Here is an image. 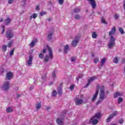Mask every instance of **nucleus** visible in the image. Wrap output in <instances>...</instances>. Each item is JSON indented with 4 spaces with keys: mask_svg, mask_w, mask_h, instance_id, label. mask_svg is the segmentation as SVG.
I'll use <instances>...</instances> for the list:
<instances>
[{
    "mask_svg": "<svg viewBox=\"0 0 125 125\" xmlns=\"http://www.w3.org/2000/svg\"><path fill=\"white\" fill-rule=\"evenodd\" d=\"M100 99L98 102L96 103V104L98 105L100 104L105 99V87L104 86H102L100 89Z\"/></svg>",
    "mask_w": 125,
    "mask_h": 125,
    "instance_id": "f257e3e1",
    "label": "nucleus"
},
{
    "mask_svg": "<svg viewBox=\"0 0 125 125\" xmlns=\"http://www.w3.org/2000/svg\"><path fill=\"white\" fill-rule=\"evenodd\" d=\"M101 117V113L98 112L95 114V116L91 118L90 120V124L93 125H97L98 124V119H100Z\"/></svg>",
    "mask_w": 125,
    "mask_h": 125,
    "instance_id": "f03ea898",
    "label": "nucleus"
},
{
    "mask_svg": "<svg viewBox=\"0 0 125 125\" xmlns=\"http://www.w3.org/2000/svg\"><path fill=\"white\" fill-rule=\"evenodd\" d=\"M47 47L49 51V54L46 55L44 58V62H48L49 60H52V59H53V54L52 53V50H51V48H50L48 45H47Z\"/></svg>",
    "mask_w": 125,
    "mask_h": 125,
    "instance_id": "7ed1b4c3",
    "label": "nucleus"
},
{
    "mask_svg": "<svg viewBox=\"0 0 125 125\" xmlns=\"http://www.w3.org/2000/svg\"><path fill=\"white\" fill-rule=\"evenodd\" d=\"M83 95H79V98H76L75 99V105H77V106H80V105H82V104H83L84 103L83 102Z\"/></svg>",
    "mask_w": 125,
    "mask_h": 125,
    "instance_id": "20e7f679",
    "label": "nucleus"
},
{
    "mask_svg": "<svg viewBox=\"0 0 125 125\" xmlns=\"http://www.w3.org/2000/svg\"><path fill=\"white\" fill-rule=\"evenodd\" d=\"M116 41V39L114 38V36H110V41L108 45V48H113L115 45H116V43L115 42Z\"/></svg>",
    "mask_w": 125,
    "mask_h": 125,
    "instance_id": "39448f33",
    "label": "nucleus"
},
{
    "mask_svg": "<svg viewBox=\"0 0 125 125\" xmlns=\"http://www.w3.org/2000/svg\"><path fill=\"white\" fill-rule=\"evenodd\" d=\"M1 88L4 91H8L10 88V83L8 81L5 82L1 86Z\"/></svg>",
    "mask_w": 125,
    "mask_h": 125,
    "instance_id": "423d86ee",
    "label": "nucleus"
},
{
    "mask_svg": "<svg viewBox=\"0 0 125 125\" xmlns=\"http://www.w3.org/2000/svg\"><path fill=\"white\" fill-rule=\"evenodd\" d=\"M65 117V114H64L62 116H61L60 118H58L56 122L58 123V125H64V123H63V120L64 118Z\"/></svg>",
    "mask_w": 125,
    "mask_h": 125,
    "instance_id": "0eeeda50",
    "label": "nucleus"
},
{
    "mask_svg": "<svg viewBox=\"0 0 125 125\" xmlns=\"http://www.w3.org/2000/svg\"><path fill=\"white\" fill-rule=\"evenodd\" d=\"M80 42V38L79 37H75V39L72 42L71 45L73 47H76L78 45V43Z\"/></svg>",
    "mask_w": 125,
    "mask_h": 125,
    "instance_id": "6e6552de",
    "label": "nucleus"
},
{
    "mask_svg": "<svg viewBox=\"0 0 125 125\" xmlns=\"http://www.w3.org/2000/svg\"><path fill=\"white\" fill-rule=\"evenodd\" d=\"M100 88V86L99 85H97V89L95 92V95L92 99V101L94 102L96 100V98H97V95H98V93L99 92V89Z\"/></svg>",
    "mask_w": 125,
    "mask_h": 125,
    "instance_id": "1a4fd4ad",
    "label": "nucleus"
},
{
    "mask_svg": "<svg viewBox=\"0 0 125 125\" xmlns=\"http://www.w3.org/2000/svg\"><path fill=\"white\" fill-rule=\"evenodd\" d=\"M118 115V111H114L111 115H109V117L107 119V123L111 122V119H113L114 117H116Z\"/></svg>",
    "mask_w": 125,
    "mask_h": 125,
    "instance_id": "9d476101",
    "label": "nucleus"
},
{
    "mask_svg": "<svg viewBox=\"0 0 125 125\" xmlns=\"http://www.w3.org/2000/svg\"><path fill=\"white\" fill-rule=\"evenodd\" d=\"M96 79H97V78H96L95 76H93V77H90L88 80V83H87L86 85L84 86V87L86 88L87 86H88V85H89V84H90V83H91L92 82H93V81H95V80H96Z\"/></svg>",
    "mask_w": 125,
    "mask_h": 125,
    "instance_id": "9b49d317",
    "label": "nucleus"
},
{
    "mask_svg": "<svg viewBox=\"0 0 125 125\" xmlns=\"http://www.w3.org/2000/svg\"><path fill=\"white\" fill-rule=\"evenodd\" d=\"M33 64V56H30L29 60L26 62V65L28 66H32Z\"/></svg>",
    "mask_w": 125,
    "mask_h": 125,
    "instance_id": "f8f14e48",
    "label": "nucleus"
},
{
    "mask_svg": "<svg viewBox=\"0 0 125 125\" xmlns=\"http://www.w3.org/2000/svg\"><path fill=\"white\" fill-rule=\"evenodd\" d=\"M114 34H116V27L115 26L111 28V31H110L108 33L109 36L112 37Z\"/></svg>",
    "mask_w": 125,
    "mask_h": 125,
    "instance_id": "ddd939ff",
    "label": "nucleus"
},
{
    "mask_svg": "<svg viewBox=\"0 0 125 125\" xmlns=\"http://www.w3.org/2000/svg\"><path fill=\"white\" fill-rule=\"evenodd\" d=\"M7 38L8 39H11V38L13 37V32L10 30H8L6 33Z\"/></svg>",
    "mask_w": 125,
    "mask_h": 125,
    "instance_id": "4468645a",
    "label": "nucleus"
},
{
    "mask_svg": "<svg viewBox=\"0 0 125 125\" xmlns=\"http://www.w3.org/2000/svg\"><path fill=\"white\" fill-rule=\"evenodd\" d=\"M89 1V3L91 5L92 8L94 9L96 7V3L94 0H87Z\"/></svg>",
    "mask_w": 125,
    "mask_h": 125,
    "instance_id": "2eb2a0df",
    "label": "nucleus"
},
{
    "mask_svg": "<svg viewBox=\"0 0 125 125\" xmlns=\"http://www.w3.org/2000/svg\"><path fill=\"white\" fill-rule=\"evenodd\" d=\"M12 77H13V73L12 72H9L6 74V79L9 81L12 79Z\"/></svg>",
    "mask_w": 125,
    "mask_h": 125,
    "instance_id": "dca6fc26",
    "label": "nucleus"
},
{
    "mask_svg": "<svg viewBox=\"0 0 125 125\" xmlns=\"http://www.w3.org/2000/svg\"><path fill=\"white\" fill-rule=\"evenodd\" d=\"M53 35V33L52 32H49V33L47 35V39L48 40V41H50L52 40V36Z\"/></svg>",
    "mask_w": 125,
    "mask_h": 125,
    "instance_id": "f3484780",
    "label": "nucleus"
},
{
    "mask_svg": "<svg viewBox=\"0 0 125 125\" xmlns=\"http://www.w3.org/2000/svg\"><path fill=\"white\" fill-rule=\"evenodd\" d=\"M37 17H38V14L34 13L29 17V20L30 21H32V18L36 19Z\"/></svg>",
    "mask_w": 125,
    "mask_h": 125,
    "instance_id": "a211bd4d",
    "label": "nucleus"
},
{
    "mask_svg": "<svg viewBox=\"0 0 125 125\" xmlns=\"http://www.w3.org/2000/svg\"><path fill=\"white\" fill-rule=\"evenodd\" d=\"M122 95H123V93L116 92L114 94V98H117V97H119V96H122Z\"/></svg>",
    "mask_w": 125,
    "mask_h": 125,
    "instance_id": "6ab92c4d",
    "label": "nucleus"
},
{
    "mask_svg": "<svg viewBox=\"0 0 125 125\" xmlns=\"http://www.w3.org/2000/svg\"><path fill=\"white\" fill-rule=\"evenodd\" d=\"M57 91H58V94H59V95H62V87L61 86L59 87L58 88Z\"/></svg>",
    "mask_w": 125,
    "mask_h": 125,
    "instance_id": "aec40b11",
    "label": "nucleus"
},
{
    "mask_svg": "<svg viewBox=\"0 0 125 125\" xmlns=\"http://www.w3.org/2000/svg\"><path fill=\"white\" fill-rule=\"evenodd\" d=\"M37 42L36 41H32L30 43V47H31L32 48H33V47H34V46H35V44H36V43Z\"/></svg>",
    "mask_w": 125,
    "mask_h": 125,
    "instance_id": "412c9836",
    "label": "nucleus"
},
{
    "mask_svg": "<svg viewBox=\"0 0 125 125\" xmlns=\"http://www.w3.org/2000/svg\"><path fill=\"white\" fill-rule=\"evenodd\" d=\"M68 50H69V45H66L64 47V53H67Z\"/></svg>",
    "mask_w": 125,
    "mask_h": 125,
    "instance_id": "4be33fe9",
    "label": "nucleus"
},
{
    "mask_svg": "<svg viewBox=\"0 0 125 125\" xmlns=\"http://www.w3.org/2000/svg\"><path fill=\"white\" fill-rule=\"evenodd\" d=\"M6 25H8L9 24H10L11 22V19L10 18H8L6 19Z\"/></svg>",
    "mask_w": 125,
    "mask_h": 125,
    "instance_id": "5701e85b",
    "label": "nucleus"
},
{
    "mask_svg": "<svg viewBox=\"0 0 125 125\" xmlns=\"http://www.w3.org/2000/svg\"><path fill=\"white\" fill-rule=\"evenodd\" d=\"M106 62V58H103V59L101 60V65L103 66L104 65V63Z\"/></svg>",
    "mask_w": 125,
    "mask_h": 125,
    "instance_id": "b1692460",
    "label": "nucleus"
},
{
    "mask_svg": "<svg viewBox=\"0 0 125 125\" xmlns=\"http://www.w3.org/2000/svg\"><path fill=\"white\" fill-rule=\"evenodd\" d=\"M6 111L7 113H11L13 111V109L11 107H8L6 108Z\"/></svg>",
    "mask_w": 125,
    "mask_h": 125,
    "instance_id": "393cba45",
    "label": "nucleus"
},
{
    "mask_svg": "<svg viewBox=\"0 0 125 125\" xmlns=\"http://www.w3.org/2000/svg\"><path fill=\"white\" fill-rule=\"evenodd\" d=\"M52 95L54 97H56V95H57V92L56 91V90H54L52 93Z\"/></svg>",
    "mask_w": 125,
    "mask_h": 125,
    "instance_id": "a878e982",
    "label": "nucleus"
},
{
    "mask_svg": "<svg viewBox=\"0 0 125 125\" xmlns=\"http://www.w3.org/2000/svg\"><path fill=\"white\" fill-rule=\"evenodd\" d=\"M119 31L122 35H124V34H125V31H124V30L122 27L119 28Z\"/></svg>",
    "mask_w": 125,
    "mask_h": 125,
    "instance_id": "bb28decb",
    "label": "nucleus"
},
{
    "mask_svg": "<svg viewBox=\"0 0 125 125\" xmlns=\"http://www.w3.org/2000/svg\"><path fill=\"white\" fill-rule=\"evenodd\" d=\"M42 107V104H36V109L37 110H40Z\"/></svg>",
    "mask_w": 125,
    "mask_h": 125,
    "instance_id": "cd10ccee",
    "label": "nucleus"
},
{
    "mask_svg": "<svg viewBox=\"0 0 125 125\" xmlns=\"http://www.w3.org/2000/svg\"><path fill=\"white\" fill-rule=\"evenodd\" d=\"M92 37L93 39H96V38H97V34H96V33L93 32L92 34Z\"/></svg>",
    "mask_w": 125,
    "mask_h": 125,
    "instance_id": "c85d7f7f",
    "label": "nucleus"
},
{
    "mask_svg": "<svg viewBox=\"0 0 125 125\" xmlns=\"http://www.w3.org/2000/svg\"><path fill=\"white\" fill-rule=\"evenodd\" d=\"M113 62L115 63L116 64H118L119 63V60L118 59V58L115 57L113 59Z\"/></svg>",
    "mask_w": 125,
    "mask_h": 125,
    "instance_id": "c756f323",
    "label": "nucleus"
},
{
    "mask_svg": "<svg viewBox=\"0 0 125 125\" xmlns=\"http://www.w3.org/2000/svg\"><path fill=\"white\" fill-rule=\"evenodd\" d=\"M81 11V9L80 8H76L74 9V11L75 12V13H78V12H80Z\"/></svg>",
    "mask_w": 125,
    "mask_h": 125,
    "instance_id": "7c9ffc66",
    "label": "nucleus"
},
{
    "mask_svg": "<svg viewBox=\"0 0 125 125\" xmlns=\"http://www.w3.org/2000/svg\"><path fill=\"white\" fill-rule=\"evenodd\" d=\"M52 78L53 79H56V74L55 70L53 71L52 72Z\"/></svg>",
    "mask_w": 125,
    "mask_h": 125,
    "instance_id": "2f4dec72",
    "label": "nucleus"
},
{
    "mask_svg": "<svg viewBox=\"0 0 125 125\" xmlns=\"http://www.w3.org/2000/svg\"><path fill=\"white\" fill-rule=\"evenodd\" d=\"M2 49L3 51H6V49H7V46H6V45H3Z\"/></svg>",
    "mask_w": 125,
    "mask_h": 125,
    "instance_id": "473e14b6",
    "label": "nucleus"
},
{
    "mask_svg": "<svg viewBox=\"0 0 125 125\" xmlns=\"http://www.w3.org/2000/svg\"><path fill=\"white\" fill-rule=\"evenodd\" d=\"M58 0V2H59L60 5H62V4L64 3V0Z\"/></svg>",
    "mask_w": 125,
    "mask_h": 125,
    "instance_id": "72a5a7b5",
    "label": "nucleus"
},
{
    "mask_svg": "<svg viewBox=\"0 0 125 125\" xmlns=\"http://www.w3.org/2000/svg\"><path fill=\"white\" fill-rule=\"evenodd\" d=\"M99 61V58H98V57H97L94 59V63H98Z\"/></svg>",
    "mask_w": 125,
    "mask_h": 125,
    "instance_id": "f704fd0d",
    "label": "nucleus"
},
{
    "mask_svg": "<svg viewBox=\"0 0 125 125\" xmlns=\"http://www.w3.org/2000/svg\"><path fill=\"white\" fill-rule=\"evenodd\" d=\"M102 23H103L104 24H105V25H107L108 24V23L106 22V21L104 19H103V18H102Z\"/></svg>",
    "mask_w": 125,
    "mask_h": 125,
    "instance_id": "c9c22d12",
    "label": "nucleus"
},
{
    "mask_svg": "<svg viewBox=\"0 0 125 125\" xmlns=\"http://www.w3.org/2000/svg\"><path fill=\"white\" fill-rule=\"evenodd\" d=\"M12 43H13V41L9 42L8 44V47H11V45H12Z\"/></svg>",
    "mask_w": 125,
    "mask_h": 125,
    "instance_id": "e433bc0d",
    "label": "nucleus"
},
{
    "mask_svg": "<svg viewBox=\"0 0 125 125\" xmlns=\"http://www.w3.org/2000/svg\"><path fill=\"white\" fill-rule=\"evenodd\" d=\"M123 100V98H119L118 101V104H120L121 102H122Z\"/></svg>",
    "mask_w": 125,
    "mask_h": 125,
    "instance_id": "4c0bfd02",
    "label": "nucleus"
},
{
    "mask_svg": "<svg viewBox=\"0 0 125 125\" xmlns=\"http://www.w3.org/2000/svg\"><path fill=\"white\" fill-rule=\"evenodd\" d=\"M15 0H8V3L9 4H12V3L14 2Z\"/></svg>",
    "mask_w": 125,
    "mask_h": 125,
    "instance_id": "58836bf2",
    "label": "nucleus"
},
{
    "mask_svg": "<svg viewBox=\"0 0 125 125\" xmlns=\"http://www.w3.org/2000/svg\"><path fill=\"white\" fill-rule=\"evenodd\" d=\"M120 18V15L118 14H116L114 16L115 19H118Z\"/></svg>",
    "mask_w": 125,
    "mask_h": 125,
    "instance_id": "ea45409f",
    "label": "nucleus"
},
{
    "mask_svg": "<svg viewBox=\"0 0 125 125\" xmlns=\"http://www.w3.org/2000/svg\"><path fill=\"white\" fill-rule=\"evenodd\" d=\"M77 58L76 57H72L71 58V62H75L76 61Z\"/></svg>",
    "mask_w": 125,
    "mask_h": 125,
    "instance_id": "a19ab883",
    "label": "nucleus"
},
{
    "mask_svg": "<svg viewBox=\"0 0 125 125\" xmlns=\"http://www.w3.org/2000/svg\"><path fill=\"white\" fill-rule=\"evenodd\" d=\"M45 14H46V12H42L40 13L41 16H43V15H45Z\"/></svg>",
    "mask_w": 125,
    "mask_h": 125,
    "instance_id": "79ce46f5",
    "label": "nucleus"
},
{
    "mask_svg": "<svg viewBox=\"0 0 125 125\" xmlns=\"http://www.w3.org/2000/svg\"><path fill=\"white\" fill-rule=\"evenodd\" d=\"M13 53H14V49L12 50L10 52V56H12V55H13Z\"/></svg>",
    "mask_w": 125,
    "mask_h": 125,
    "instance_id": "37998d69",
    "label": "nucleus"
},
{
    "mask_svg": "<svg viewBox=\"0 0 125 125\" xmlns=\"http://www.w3.org/2000/svg\"><path fill=\"white\" fill-rule=\"evenodd\" d=\"M39 57H40V58H41V59H42V58H43V54H42V53H41L39 55Z\"/></svg>",
    "mask_w": 125,
    "mask_h": 125,
    "instance_id": "c03bdc74",
    "label": "nucleus"
},
{
    "mask_svg": "<svg viewBox=\"0 0 125 125\" xmlns=\"http://www.w3.org/2000/svg\"><path fill=\"white\" fill-rule=\"evenodd\" d=\"M119 124H124V119H121L119 120Z\"/></svg>",
    "mask_w": 125,
    "mask_h": 125,
    "instance_id": "a18cd8bd",
    "label": "nucleus"
},
{
    "mask_svg": "<svg viewBox=\"0 0 125 125\" xmlns=\"http://www.w3.org/2000/svg\"><path fill=\"white\" fill-rule=\"evenodd\" d=\"M80 15H75V19L78 20V19H80Z\"/></svg>",
    "mask_w": 125,
    "mask_h": 125,
    "instance_id": "49530a36",
    "label": "nucleus"
},
{
    "mask_svg": "<svg viewBox=\"0 0 125 125\" xmlns=\"http://www.w3.org/2000/svg\"><path fill=\"white\" fill-rule=\"evenodd\" d=\"M36 10H40V5H38L35 8Z\"/></svg>",
    "mask_w": 125,
    "mask_h": 125,
    "instance_id": "de8ad7c7",
    "label": "nucleus"
},
{
    "mask_svg": "<svg viewBox=\"0 0 125 125\" xmlns=\"http://www.w3.org/2000/svg\"><path fill=\"white\" fill-rule=\"evenodd\" d=\"M74 85H71L70 87V90H73V89H74Z\"/></svg>",
    "mask_w": 125,
    "mask_h": 125,
    "instance_id": "09e8293b",
    "label": "nucleus"
},
{
    "mask_svg": "<svg viewBox=\"0 0 125 125\" xmlns=\"http://www.w3.org/2000/svg\"><path fill=\"white\" fill-rule=\"evenodd\" d=\"M1 28L2 29V31L1 33V34H3L4 33V27L3 26H1Z\"/></svg>",
    "mask_w": 125,
    "mask_h": 125,
    "instance_id": "8fccbe9b",
    "label": "nucleus"
},
{
    "mask_svg": "<svg viewBox=\"0 0 125 125\" xmlns=\"http://www.w3.org/2000/svg\"><path fill=\"white\" fill-rule=\"evenodd\" d=\"M42 53H43V54L46 53V49H43Z\"/></svg>",
    "mask_w": 125,
    "mask_h": 125,
    "instance_id": "3c124183",
    "label": "nucleus"
},
{
    "mask_svg": "<svg viewBox=\"0 0 125 125\" xmlns=\"http://www.w3.org/2000/svg\"><path fill=\"white\" fill-rule=\"evenodd\" d=\"M34 89V86H31L29 88V90H33Z\"/></svg>",
    "mask_w": 125,
    "mask_h": 125,
    "instance_id": "603ef678",
    "label": "nucleus"
},
{
    "mask_svg": "<svg viewBox=\"0 0 125 125\" xmlns=\"http://www.w3.org/2000/svg\"><path fill=\"white\" fill-rule=\"evenodd\" d=\"M79 78L80 79H81V78H83V74H80V75H79Z\"/></svg>",
    "mask_w": 125,
    "mask_h": 125,
    "instance_id": "864d4df0",
    "label": "nucleus"
},
{
    "mask_svg": "<svg viewBox=\"0 0 125 125\" xmlns=\"http://www.w3.org/2000/svg\"><path fill=\"white\" fill-rule=\"evenodd\" d=\"M122 63H123V64H125V59H123L122 60Z\"/></svg>",
    "mask_w": 125,
    "mask_h": 125,
    "instance_id": "5fc2aeb1",
    "label": "nucleus"
},
{
    "mask_svg": "<svg viewBox=\"0 0 125 125\" xmlns=\"http://www.w3.org/2000/svg\"><path fill=\"white\" fill-rule=\"evenodd\" d=\"M46 78V76H44L42 77V80H44Z\"/></svg>",
    "mask_w": 125,
    "mask_h": 125,
    "instance_id": "6e6d98bb",
    "label": "nucleus"
},
{
    "mask_svg": "<svg viewBox=\"0 0 125 125\" xmlns=\"http://www.w3.org/2000/svg\"><path fill=\"white\" fill-rule=\"evenodd\" d=\"M124 9H125V0L124 1V4H123Z\"/></svg>",
    "mask_w": 125,
    "mask_h": 125,
    "instance_id": "4d7b16f0",
    "label": "nucleus"
},
{
    "mask_svg": "<svg viewBox=\"0 0 125 125\" xmlns=\"http://www.w3.org/2000/svg\"><path fill=\"white\" fill-rule=\"evenodd\" d=\"M46 110H49L50 109V106H47L46 107Z\"/></svg>",
    "mask_w": 125,
    "mask_h": 125,
    "instance_id": "13d9d810",
    "label": "nucleus"
},
{
    "mask_svg": "<svg viewBox=\"0 0 125 125\" xmlns=\"http://www.w3.org/2000/svg\"><path fill=\"white\" fill-rule=\"evenodd\" d=\"M52 84H53V82H50V83H49V85H52Z\"/></svg>",
    "mask_w": 125,
    "mask_h": 125,
    "instance_id": "bf43d9fd",
    "label": "nucleus"
},
{
    "mask_svg": "<svg viewBox=\"0 0 125 125\" xmlns=\"http://www.w3.org/2000/svg\"><path fill=\"white\" fill-rule=\"evenodd\" d=\"M0 22H3V19L2 18L0 19Z\"/></svg>",
    "mask_w": 125,
    "mask_h": 125,
    "instance_id": "052dcab7",
    "label": "nucleus"
},
{
    "mask_svg": "<svg viewBox=\"0 0 125 125\" xmlns=\"http://www.w3.org/2000/svg\"><path fill=\"white\" fill-rule=\"evenodd\" d=\"M17 97L18 98V97H20V95H17Z\"/></svg>",
    "mask_w": 125,
    "mask_h": 125,
    "instance_id": "680f3d73",
    "label": "nucleus"
},
{
    "mask_svg": "<svg viewBox=\"0 0 125 125\" xmlns=\"http://www.w3.org/2000/svg\"><path fill=\"white\" fill-rule=\"evenodd\" d=\"M76 80H77V82H78H78H79V78H76Z\"/></svg>",
    "mask_w": 125,
    "mask_h": 125,
    "instance_id": "e2e57ef3",
    "label": "nucleus"
},
{
    "mask_svg": "<svg viewBox=\"0 0 125 125\" xmlns=\"http://www.w3.org/2000/svg\"><path fill=\"white\" fill-rule=\"evenodd\" d=\"M67 113V111H64V114H66Z\"/></svg>",
    "mask_w": 125,
    "mask_h": 125,
    "instance_id": "0e129e2a",
    "label": "nucleus"
},
{
    "mask_svg": "<svg viewBox=\"0 0 125 125\" xmlns=\"http://www.w3.org/2000/svg\"><path fill=\"white\" fill-rule=\"evenodd\" d=\"M25 1H26V0H23V2H24V3H25Z\"/></svg>",
    "mask_w": 125,
    "mask_h": 125,
    "instance_id": "69168bd1",
    "label": "nucleus"
},
{
    "mask_svg": "<svg viewBox=\"0 0 125 125\" xmlns=\"http://www.w3.org/2000/svg\"><path fill=\"white\" fill-rule=\"evenodd\" d=\"M48 21H50V19H48Z\"/></svg>",
    "mask_w": 125,
    "mask_h": 125,
    "instance_id": "338daca9",
    "label": "nucleus"
}]
</instances>
